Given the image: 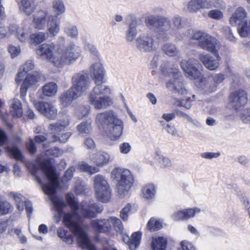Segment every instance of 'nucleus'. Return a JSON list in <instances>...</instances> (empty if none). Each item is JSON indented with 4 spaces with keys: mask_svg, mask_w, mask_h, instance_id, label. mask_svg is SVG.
<instances>
[{
    "mask_svg": "<svg viewBox=\"0 0 250 250\" xmlns=\"http://www.w3.org/2000/svg\"><path fill=\"white\" fill-rule=\"evenodd\" d=\"M111 177L116 181V188L120 194L129 191L134 183V179L129 169L116 167L111 172Z\"/></svg>",
    "mask_w": 250,
    "mask_h": 250,
    "instance_id": "obj_5",
    "label": "nucleus"
},
{
    "mask_svg": "<svg viewBox=\"0 0 250 250\" xmlns=\"http://www.w3.org/2000/svg\"><path fill=\"white\" fill-rule=\"evenodd\" d=\"M52 8L57 17L64 13L66 10L65 4L62 0H54L52 3Z\"/></svg>",
    "mask_w": 250,
    "mask_h": 250,
    "instance_id": "obj_43",
    "label": "nucleus"
},
{
    "mask_svg": "<svg viewBox=\"0 0 250 250\" xmlns=\"http://www.w3.org/2000/svg\"><path fill=\"white\" fill-rule=\"evenodd\" d=\"M98 124L107 123L105 132L112 140H117L121 137L124 130V123L112 110L101 112L96 116Z\"/></svg>",
    "mask_w": 250,
    "mask_h": 250,
    "instance_id": "obj_4",
    "label": "nucleus"
},
{
    "mask_svg": "<svg viewBox=\"0 0 250 250\" xmlns=\"http://www.w3.org/2000/svg\"><path fill=\"white\" fill-rule=\"evenodd\" d=\"M171 29V23L169 19L165 18V17L159 18V37L160 39H162L164 41L169 40L171 36H172Z\"/></svg>",
    "mask_w": 250,
    "mask_h": 250,
    "instance_id": "obj_19",
    "label": "nucleus"
},
{
    "mask_svg": "<svg viewBox=\"0 0 250 250\" xmlns=\"http://www.w3.org/2000/svg\"><path fill=\"white\" fill-rule=\"evenodd\" d=\"M72 83L74 89V96L77 99L89 89L91 85V80L86 71H80L73 75Z\"/></svg>",
    "mask_w": 250,
    "mask_h": 250,
    "instance_id": "obj_8",
    "label": "nucleus"
},
{
    "mask_svg": "<svg viewBox=\"0 0 250 250\" xmlns=\"http://www.w3.org/2000/svg\"><path fill=\"white\" fill-rule=\"evenodd\" d=\"M9 197L13 198L16 203L17 208L19 211H23L25 206V198L21 194L18 192L11 191L9 193Z\"/></svg>",
    "mask_w": 250,
    "mask_h": 250,
    "instance_id": "obj_35",
    "label": "nucleus"
},
{
    "mask_svg": "<svg viewBox=\"0 0 250 250\" xmlns=\"http://www.w3.org/2000/svg\"><path fill=\"white\" fill-rule=\"evenodd\" d=\"M30 170L36 181L42 185L43 191L48 195L58 214H62L66 204L55 196L56 189L59 186V175L49 160L39 157Z\"/></svg>",
    "mask_w": 250,
    "mask_h": 250,
    "instance_id": "obj_2",
    "label": "nucleus"
},
{
    "mask_svg": "<svg viewBox=\"0 0 250 250\" xmlns=\"http://www.w3.org/2000/svg\"><path fill=\"white\" fill-rule=\"evenodd\" d=\"M213 4L209 0H190L188 4V9L191 12H196L200 9L211 8Z\"/></svg>",
    "mask_w": 250,
    "mask_h": 250,
    "instance_id": "obj_25",
    "label": "nucleus"
},
{
    "mask_svg": "<svg viewBox=\"0 0 250 250\" xmlns=\"http://www.w3.org/2000/svg\"><path fill=\"white\" fill-rule=\"evenodd\" d=\"M158 160L160 167H166L172 166L171 161L168 157H164V156H158Z\"/></svg>",
    "mask_w": 250,
    "mask_h": 250,
    "instance_id": "obj_55",
    "label": "nucleus"
},
{
    "mask_svg": "<svg viewBox=\"0 0 250 250\" xmlns=\"http://www.w3.org/2000/svg\"><path fill=\"white\" fill-rule=\"evenodd\" d=\"M147 227L150 231H157L162 228V224L154 217H151L147 223Z\"/></svg>",
    "mask_w": 250,
    "mask_h": 250,
    "instance_id": "obj_48",
    "label": "nucleus"
},
{
    "mask_svg": "<svg viewBox=\"0 0 250 250\" xmlns=\"http://www.w3.org/2000/svg\"><path fill=\"white\" fill-rule=\"evenodd\" d=\"M63 31L64 33L68 36L73 39H76L77 38L79 31L77 27L70 23H67L64 26Z\"/></svg>",
    "mask_w": 250,
    "mask_h": 250,
    "instance_id": "obj_46",
    "label": "nucleus"
},
{
    "mask_svg": "<svg viewBox=\"0 0 250 250\" xmlns=\"http://www.w3.org/2000/svg\"><path fill=\"white\" fill-rule=\"evenodd\" d=\"M162 70L163 72H167L170 77H172V78L166 83V86L168 89L170 90H175L179 94H187V90L183 86L181 78V72L178 68H169L163 65L162 66Z\"/></svg>",
    "mask_w": 250,
    "mask_h": 250,
    "instance_id": "obj_10",
    "label": "nucleus"
},
{
    "mask_svg": "<svg viewBox=\"0 0 250 250\" xmlns=\"http://www.w3.org/2000/svg\"><path fill=\"white\" fill-rule=\"evenodd\" d=\"M90 111V106L89 105H79L77 109L76 113L79 118H83V117L88 115Z\"/></svg>",
    "mask_w": 250,
    "mask_h": 250,
    "instance_id": "obj_52",
    "label": "nucleus"
},
{
    "mask_svg": "<svg viewBox=\"0 0 250 250\" xmlns=\"http://www.w3.org/2000/svg\"><path fill=\"white\" fill-rule=\"evenodd\" d=\"M35 67V64L32 60H27L21 66V68L18 73L16 78L15 81L17 83H21L23 78L25 76L26 73L33 70Z\"/></svg>",
    "mask_w": 250,
    "mask_h": 250,
    "instance_id": "obj_29",
    "label": "nucleus"
},
{
    "mask_svg": "<svg viewBox=\"0 0 250 250\" xmlns=\"http://www.w3.org/2000/svg\"><path fill=\"white\" fill-rule=\"evenodd\" d=\"M141 236V232H135L132 234L131 238L127 237V239H128V246L131 250H135L139 247Z\"/></svg>",
    "mask_w": 250,
    "mask_h": 250,
    "instance_id": "obj_36",
    "label": "nucleus"
},
{
    "mask_svg": "<svg viewBox=\"0 0 250 250\" xmlns=\"http://www.w3.org/2000/svg\"><path fill=\"white\" fill-rule=\"evenodd\" d=\"M48 13L46 10H39L33 16V23L34 28L43 29L47 23Z\"/></svg>",
    "mask_w": 250,
    "mask_h": 250,
    "instance_id": "obj_23",
    "label": "nucleus"
},
{
    "mask_svg": "<svg viewBox=\"0 0 250 250\" xmlns=\"http://www.w3.org/2000/svg\"><path fill=\"white\" fill-rule=\"evenodd\" d=\"M164 54L170 57L180 56V51L175 44L172 42H166L162 47Z\"/></svg>",
    "mask_w": 250,
    "mask_h": 250,
    "instance_id": "obj_34",
    "label": "nucleus"
},
{
    "mask_svg": "<svg viewBox=\"0 0 250 250\" xmlns=\"http://www.w3.org/2000/svg\"><path fill=\"white\" fill-rule=\"evenodd\" d=\"M12 25L15 26L16 29L13 31V34L15 35L21 42H26L30 38V30L28 28L25 27V26H18L16 23H12Z\"/></svg>",
    "mask_w": 250,
    "mask_h": 250,
    "instance_id": "obj_31",
    "label": "nucleus"
},
{
    "mask_svg": "<svg viewBox=\"0 0 250 250\" xmlns=\"http://www.w3.org/2000/svg\"><path fill=\"white\" fill-rule=\"evenodd\" d=\"M238 32L242 37H247L250 35V19L243 20V21L238 26Z\"/></svg>",
    "mask_w": 250,
    "mask_h": 250,
    "instance_id": "obj_38",
    "label": "nucleus"
},
{
    "mask_svg": "<svg viewBox=\"0 0 250 250\" xmlns=\"http://www.w3.org/2000/svg\"><path fill=\"white\" fill-rule=\"evenodd\" d=\"M248 101L247 92L244 90H235L229 95V103L230 105L238 110L245 105Z\"/></svg>",
    "mask_w": 250,
    "mask_h": 250,
    "instance_id": "obj_16",
    "label": "nucleus"
},
{
    "mask_svg": "<svg viewBox=\"0 0 250 250\" xmlns=\"http://www.w3.org/2000/svg\"><path fill=\"white\" fill-rule=\"evenodd\" d=\"M142 191L145 198L152 199L155 195V187L153 184L146 185L143 188Z\"/></svg>",
    "mask_w": 250,
    "mask_h": 250,
    "instance_id": "obj_45",
    "label": "nucleus"
},
{
    "mask_svg": "<svg viewBox=\"0 0 250 250\" xmlns=\"http://www.w3.org/2000/svg\"><path fill=\"white\" fill-rule=\"evenodd\" d=\"M224 79L225 76L223 74H217L213 78H202L199 80V86L202 89H206L208 92H213Z\"/></svg>",
    "mask_w": 250,
    "mask_h": 250,
    "instance_id": "obj_17",
    "label": "nucleus"
},
{
    "mask_svg": "<svg viewBox=\"0 0 250 250\" xmlns=\"http://www.w3.org/2000/svg\"><path fill=\"white\" fill-rule=\"evenodd\" d=\"M77 129L80 133H89L91 129V121L83 122L78 125Z\"/></svg>",
    "mask_w": 250,
    "mask_h": 250,
    "instance_id": "obj_50",
    "label": "nucleus"
},
{
    "mask_svg": "<svg viewBox=\"0 0 250 250\" xmlns=\"http://www.w3.org/2000/svg\"><path fill=\"white\" fill-rule=\"evenodd\" d=\"M180 65L186 76L189 78L197 79L200 77L201 74L199 68L201 67V64L195 59L182 60Z\"/></svg>",
    "mask_w": 250,
    "mask_h": 250,
    "instance_id": "obj_12",
    "label": "nucleus"
},
{
    "mask_svg": "<svg viewBox=\"0 0 250 250\" xmlns=\"http://www.w3.org/2000/svg\"><path fill=\"white\" fill-rule=\"evenodd\" d=\"M119 149L121 153L127 154L131 149V146L128 142H124L120 144Z\"/></svg>",
    "mask_w": 250,
    "mask_h": 250,
    "instance_id": "obj_63",
    "label": "nucleus"
},
{
    "mask_svg": "<svg viewBox=\"0 0 250 250\" xmlns=\"http://www.w3.org/2000/svg\"><path fill=\"white\" fill-rule=\"evenodd\" d=\"M131 205L128 204L120 211V217L124 221H126L128 219L129 213L131 210Z\"/></svg>",
    "mask_w": 250,
    "mask_h": 250,
    "instance_id": "obj_60",
    "label": "nucleus"
},
{
    "mask_svg": "<svg viewBox=\"0 0 250 250\" xmlns=\"http://www.w3.org/2000/svg\"><path fill=\"white\" fill-rule=\"evenodd\" d=\"M41 75L38 71L28 74L24 78L21 88V96L22 99L25 97L29 88L36 89L38 87V83L41 81Z\"/></svg>",
    "mask_w": 250,
    "mask_h": 250,
    "instance_id": "obj_14",
    "label": "nucleus"
},
{
    "mask_svg": "<svg viewBox=\"0 0 250 250\" xmlns=\"http://www.w3.org/2000/svg\"><path fill=\"white\" fill-rule=\"evenodd\" d=\"M5 150L10 157H14L18 160H20L23 158L21 150L17 146H6L5 147Z\"/></svg>",
    "mask_w": 250,
    "mask_h": 250,
    "instance_id": "obj_40",
    "label": "nucleus"
},
{
    "mask_svg": "<svg viewBox=\"0 0 250 250\" xmlns=\"http://www.w3.org/2000/svg\"><path fill=\"white\" fill-rule=\"evenodd\" d=\"M75 170V168L74 167H69V169L65 171L62 177V181L63 182H68V181H70L73 176V173Z\"/></svg>",
    "mask_w": 250,
    "mask_h": 250,
    "instance_id": "obj_62",
    "label": "nucleus"
},
{
    "mask_svg": "<svg viewBox=\"0 0 250 250\" xmlns=\"http://www.w3.org/2000/svg\"><path fill=\"white\" fill-rule=\"evenodd\" d=\"M222 32L228 40L231 42H235L236 39L234 37L230 27L226 26L222 27Z\"/></svg>",
    "mask_w": 250,
    "mask_h": 250,
    "instance_id": "obj_58",
    "label": "nucleus"
},
{
    "mask_svg": "<svg viewBox=\"0 0 250 250\" xmlns=\"http://www.w3.org/2000/svg\"><path fill=\"white\" fill-rule=\"evenodd\" d=\"M75 91L73 84L69 90L64 92L60 97V102L63 106H67L71 104L74 99H75Z\"/></svg>",
    "mask_w": 250,
    "mask_h": 250,
    "instance_id": "obj_33",
    "label": "nucleus"
},
{
    "mask_svg": "<svg viewBox=\"0 0 250 250\" xmlns=\"http://www.w3.org/2000/svg\"><path fill=\"white\" fill-rule=\"evenodd\" d=\"M90 71L95 84L92 91L96 94H110L111 90L109 86L103 84L105 74L103 64L100 62L94 63L90 68Z\"/></svg>",
    "mask_w": 250,
    "mask_h": 250,
    "instance_id": "obj_7",
    "label": "nucleus"
},
{
    "mask_svg": "<svg viewBox=\"0 0 250 250\" xmlns=\"http://www.w3.org/2000/svg\"><path fill=\"white\" fill-rule=\"evenodd\" d=\"M48 36V34L45 32H37L30 34V39L32 42L38 44L46 40Z\"/></svg>",
    "mask_w": 250,
    "mask_h": 250,
    "instance_id": "obj_44",
    "label": "nucleus"
},
{
    "mask_svg": "<svg viewBox=\"0 0 250 250\" xmlns=\"http://www.w3.org/2000/svg\"><path fill=\"white\" fill-rule=\"evenodd\" d=\"M96 197L102 202H108L111 195V189L104 176L98 174L93 178Z\"/></svg>",
    "mask_w": 250,
    "mask_h": 250,
    "instance_id": "obj_9",
    "label": "nucleus"
},
{
    "mask_svg": "<svg viewBox=\"0 0 250 250\" xmlns=\"http://www.w3.org/2000/svg\"><path fill=\"white\" fill-rule=\"evenodd\" d=\"M102 94H96L92 91L89 94L88 100L95 108L103 109L113 104V100L109 96H102Z\"/></svg>",
    "mask_w": 250,
    "mask_h": 250,
    "instance_id": "obj_15",
    "label": "nucleus"
},
{
    "mask_svg": "<svg viewBox=\"0 0 250 250\" xmlns=\"http://www.w3.org/2000/svg\"><path fill=\"white\" fill-rule=\"evenodd\" d=\"M66 200L71 207L72 211L64 215L63 221L65 226L77 237V242L83 249L97 250L90 242L89 238L82 228L80 222L82 219L81 215L86 218L95 217L97 212L103 211V206L98 204L86 202H82L79 205L74 195L70 193L66 195Z\"/></svg>",
    "mask_w": 250,
    "mask_h": 250,
    "instance_id": "obj_1",
    "label": "nucleus"
},
{
    "mask_svg": "<svg viewBox=\"0 0 250 250\" xmlns=\"http://www.w3.org/2000/svg\"><path fill=\"white\" fill-rule=\"evenodd\" d=\"M13 208L11 204L6 200H3L0 197V214L4 215L9 213Z\"/></svg>",
    "mask_w": 250,
    "mask_h": 250,
    "instance_id": "obj_49",
    "label": "nucleus"
},
{
    "mask_svg": "<svg viewBox=\"0 0 250 250\" xmlns=\"http://www.w3.org/2000/svg\"><path fill=\"white\" fill-rule=\"evenodd\" d=\"M20 9L27 15H30L34 12L35 7L29 0H21L20 5Z\"/></svg>",
    "mask_w": 250,
    "mask_h": 250,
    "instance_id": "obj_42",
    "label": "nucleus"
},
{
    "mask_svg": "<svg viewBox=\"0 0 250 250\" xmlns=\"http://www.w3.org/2000/svg\"><path fill=\"white\" fill-rule=\"evenodd\" d=\"M81 53L80 47L74 42H71L64 47L59 46L57 48L53 42H45L36 49L37 55L40 57L45 56L48 62L58 67L75 63Z\"/></svg>",
    "mask_w": 250,
    "mask_h": 250,
    "instance_id": "obj_3",
    "label": "nucleus"
},
{
    "mask_svg": "<svg viewBox=\"0 0 250 250\" xmlns=\"http://www.w3.org/2000/svg\"><path fill=\"white\" fill-rule=\"evenodd\" d=\"M91 225L94 229L100 232H106L111 229L112 217L106 220H94L91 222Z\"/></svg>",
    "mask_w": 250,
    "mask_h": 250,
    "instance_id": "obj_26",
    "label": "nucleus"
},
{
    "mask_svg": "<svg viewBox=\"0 0 250 250\" xmlns=\"http://www.w3.org/2000/svg\"><path fill=\"white\" fill-rule=\"evenodd\" d=\"M10 111L13 116L19 117L22 116L23 114V109L22 104L18 99L14 98L9 101Z\"/></svg>",
    "mask_w": 250,
    "mask_h": 250,
    "instance_id": "obj_32",
    "label": "nucleus"
},
{
    "mask_svg": "<svg viewBox=\"0 0 250 250\" xmlns=\"http://www.w3.org/2000/svg\"><path fill=\"white\" fill-rule=\"evenodd\" d=\"M36 108L46 118L55 119L58 115V109L48 102L38 101L34 103Z\"/></svg>",
    "mask_w": 250,
    "mask_h": 250,
    "instance_id": "obj_18",
    "label": "nucleus"
},
{
    "mask_svg": "<svg viewBox=\"0 0 250 250\" xmlns=\"http://www.w3.org/2000/svg\"><path fill=\"white\" fill-rule=\"evenodd\" d=\"M240 119L243 123H250V108H247L242 111Z\"/></svg>",
    "mask_w": 250,
    "mask_h": 250,
    "instance_id": "obj_59",
    "label": "nucleus"
},
{
    "mask_svg": "<svg viewBox=\"0 0 250 250\" xmlns=\"http://www.w3.org/2000/svg\"><path fill=\"white\" fill-rule=\"evenodd\" d=\"M219 42L215 37L203 33V40L199 42V46L203 49L216 53V48L219 47Z\"/></svg>",
    "mask_w": 250,
    "mask_h": 250,
    "instance_id": "obj_20",
    "label": "nucleus"
},
{
    "mask_svg": "<svg viewBox=\"0 0 250 250\" xmlns=\"http://www.w3.org/2000/svg\"><path fill=\"white\" fill-rule=\"evenodd\" d=\"M204 32L201 31H194L192 30H187V38H190L192 40H198L199 42L203 40Z\"/></svg>",
    "mask_w": 250,
    "mask_h": 250,
    "instance_id": "obj_51",
    "label": "nucleus"
},
{
    "mask_svg": "<svg viewBox=\"0 0 250 250\" xmlns=\"http://www.w3.org/2000/svg\"><path fill=\"white\" fill-rule=\"evenodd\" d=\"M69 124V122L67 120H64V121L58 122L57 123H52V124L49 125L48 129L52 131L53 134L52 138L48 139L49 141L51 142V141L59 140L62 143L66 142L70 136H71V133H64V134H63L61 136H58L56 133H60V132L64 130L65 126H67Z\"/></svg>",
    "mask_w": 250,
    "mask_h": 250,
    "instance_id": "obj_13",
    "label": "nucleus"
},
{
    "mask_svg": "<svg viewBox=\"0 0 250 250\" xmlns=\"http://www.w3.org/2000/svg\"><path fill=\"white\" fill-rule=\"evenodd\" d=\"M89 159L95 163L96 166H90L86 163H81L78 164V167L80 169L91 174L98 172L100 171L99 167H103L113 160L110 154L106 151H98L90 153Z\"/></svg>",
    "mask_w": 250,
    "mask_h": 250,
    "instance_id": "obj_6",
    "label": "nucleus"
},
{
    "mask_svg": "<svg viewBox=\"0 0 250 250\" xmlns=\"http://www.w3.org/2000/svg\"><path fill=\"white\" fill-rule=\"evenodd\" d=\"M228 77L229 78V80L231 81L233 83L238 84L241 80V77L237 73H234L232 70L230 68H228L227 70Z\"/></svg>",
    "mask_w": 250,
    "mask_h": 250,
    "instance_id": "obj_54",
    "label": "nucleus"
},
{
    "mask_svg": "<svg viewBox=\"0 0 250 250\" xmlns=\"http://www.w3.org/2000/svg\"><path fill=\"white\" fill-rule=\"evenodd\" d=\"M47 29L51 36H56L60 30V21L56 16L49 15L48 14L47 21Z\"/></svg>",
    "mask_w": 250,
    "mask_h": 250,
    "instance_id": "obj_28",
    "label": "nucleus"
},
{
    "mask_svg": "<svg viewBox=\"0 0 250 250\" xmlns=\"http://www.w3.org/2000/svg\"><path fill=\"white\" fill-rule=\"evenodd\" d=\"M178 105L182 106L187 109H189L191 108V98L190 97H187L186 99H182L180 101H178Z\"/></svg>",
    "mask_w": 250,
    "mask_h": 250,
    "instance_id": "obj_64",
    "label": "nucleus"
},
{
    "mask_svg": "<svg viewBox=\"0 0 250 250\" xmlns=\"http://www.w3.org/2000/svg\"><path fill=\"white\" fill-rule=\"evenodd\" d=\"M112 226L118 232H123L124 227L122 221L120 219L115 217H112Z\"/></svg>",
    "mask_w": 250,
    "mask_h": 250,
    "instance_id": "obj_57",
    "label": "nucleus"
},
{
    "mask_svg": "<svg viewBox=\"0 0 250 250\" xmlns=\"http://www.w3.org/2000/svg\"><path fill=\"white\" fill-rule=\"evenodd\" d=\"M136 45L139 51L142 52H149L154 51L159 47V43L155 42L152 36L142 34L136 40Z\"/></svg>",
    "mask_w": 250,
    "mask_h": 250,
    "instance_id": "obj_11",
    "label": "nucleus"
},
{
    "mask_svg": "<svg viewBox=\"0 0 250 250\" xmlns=\"http://www.w3.org/2000/svg\"><path fill=\"white\" fill-rule=\"evenodd\" d=\"M86 188L84 182L81 179H77L75 181V191L78 194H83Z\"/></svg>",
    "mask_w": 250,
    "mask_h": 250,
    "instance_id": "obj_53",
    "label": "nucleus"
},
{
    "mask_svg": "<svg viewBox=\"0 0 250 250\" xmlns=\"http://www.w3.org/2000/svg\"><path fill=\"white\" fill-rule=\"evenodd\" d=\"M173 26L171 27V31L172 33V36L175 35L178 40H184L187 38V31L184 33L183 35H180V30L183 27L182 23V18L179 15H175L172 19Z\"/></svg>",
    "mask_w": 250,
    "mask_h": 250,
    "instance_id": "obj_27",
    "label": "nucleus"
},
{
    "mask_svg": "<svg viewBox=\"0 0 250 250\" xmlns=\"http://www.w3.org/2000/svg\"><path fill=\"white\" fill-rule=\"evenodd\" d=\"M177 114L178 116L181 117V118L186 119L188 122H190V123H192L193 125H195V126H198V122L196 121L195 119H192L189 115L187 114L186 112H182V111L177 110Z\"/></svg>",
    "mask_w": 250,
    "mask_h": 250,
    "instance_id": "obj_56",
    "label": "nucleus"
},
{
    "mask_svg": "<svg viewBox=\"0 0 250 250\" xmlns=\"http://www.w3.org/2000/svg\"><path fill=\"white\" fill-rule=\"evenodd\" d=\"M146 24L149 29L152 30H156L159 33V24H160V18L159 17L150 16L147 17L146 20Z\"/></svg>",
    "mask_w": 250,
    "mask_h": 250,
    "instance_id": "obj_41",
    "label": "nucleus"
},
{
    "mask_svg": "<svg viewBox=\"0 0 250 250\" xmlns=\"http://www.w3.org/2000/svg\"><path fill=\"white\" fill-rule=\"evenodd\" d=\"M201 209L198 208H188L185 210H178L174 212L171 215V218L173 220L177 221V220H186L189 218L193 217L196 213L200 212Z\"/></svg>",
    "mask_w": 250,
    "mask_h": 250,
    "instance_id": "obj_24",
    "label": "nucleus"
},
{
    "mask_svg": "<svg viewBox=\"0 0 250 250\" xmlns=\"http://www.w3.org/2000/svg\"><path fill=\"white\" fill-rule=\"evenodd\" d=\"M215 55V59H213L212 56L208 54H200L199 58L200 61L204 64L205 67L209 70H216L219 67L220 58L217 53V49H216V53H213Z\"/></svg>",
    "mask_w": 250,
    "mask_h": 250,
    "instance_id": "obj_21",
    "label": "nucleus"
},
{
    "mask_svg": "<svg viewBox=\"0 0 250 250\" xmlns=\"http://www.w3.org/2000/svg\"><path fill=\"white\" fill-rule=\"evenodd\" d=\"M152 250H166L167 241L164 237L153 238L151 243Z\"/></svg>",
    "mask_w": 250,
    "mask_h": 250,
    "instance_id": "obj_39",
    "label": "nucleus"
},
{
    "mask_svg": "<svg viewBox=\"0 0 250 250\" xmlns=\"http://www.w3.org/2000/svg\"><path fill=\"white\" fill-rule=\"evenodd\" d=\"M16 27V26L12 25V23L9 24L7 28L0 25V39L9 37L11 35L13 34V31Z\"/></svg>",
    "mask_w": 250,
    "mask_h": 250,
    "instance_id": "obj_47",
    "label": "nucleus"
},
{
    "mask_svg": "<svg viewBox=\"0 0 250 250\" xmlns=\"http://www.w3.org/2000/svg\"><path fill=\"white\" fill-rule=\"evenodd\" d=\"M126 21L128 26L125 33L126 40L127 42H133L138 34V21L135 17L133 16L127 17Z\"/></svg>",
    "mask_w": 250,
    "mask_h": 250,
    "instance_id": "obj_22",
    "label": "nucleus"
},
{
    "mask_svg": "<svg viewBox=\"0 0 250 250\" xmlns=\"http://www.w3.org/2000/svg\"><path fill=\"white\" fill-rule=\"evenodd\" d=\"M58 91V85L54 82H49L42 87V93L46 96H55Z\"/></svg>",
    "mask_w": 250,
    "mask_h": 250,
    "instance_id": "obj_37",
    "label": "nucleus"
},
{
    "mask_svg": "<svg viewBox=\"0 0 250 250\" xmlns=\"http://www.w3.org/2000/svg\"><path fill=\"white\" fill-rule=\"evenodd\" d=\"M246 17H247V12L244 8L239 7L232 14L229 19V22L233 26H237L238 24L240 26Z\"/></svg>",
    "mask_w": 250,
    "mask_h": 250,
    "instance_id": "obj_30",
    "label": "nucleus"
},
{
    "mask_svg": "<svg viewBox=\"0 0 250 250\" xmlns=\"http://www.w3.org/2000/svg\"><path fill=\"white\" fill-rule=\"evenodd\" d=\"M208 16L213 19L220 20L223 16V13L220 10H210L208 13Z\"/></svg>",
    "mask_w": 250,
    "mask_h": 250,
    "instance_id": "obj_61",
    "label": "nucleus"
}]
</instances>
